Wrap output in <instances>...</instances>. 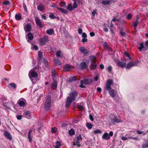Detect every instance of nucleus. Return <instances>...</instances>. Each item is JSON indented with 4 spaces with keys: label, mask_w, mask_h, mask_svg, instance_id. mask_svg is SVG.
<instances>
[{
    "label": "nucleus",
    "mask_w": 148,
    "mask_h": 148,
    "mask_svg": "<svg viewBox=\"0 0 148 148\" xmlns=\"http://www.w3.org/2000/svg\"><path fill=\"white\" fill-rule=\"evenodd\" d=\"M49 17L52 19H53L56 18V16H55L52 13H50L49 16Z\"/></svg>",
    "instance_id": "nucleus-46"
},
{
    "label": "nucleus",
    "mask_w": 148,
    "mask_h": 148,
    "mask_svg": "<svg viewBox=\"0 0 148 148\" xmlns=\"http://www.w3.org/2000/svg\"><path fill=\"white\" fill-rule=\"evenodd\" d=\"M84 82V84H90L92 82V80L90 79H84L82 80Z\"/></svg>",
    "instance_id": "nucleus-18"
},
{
    "label": "nucleus",
    "mask_w": 148,
    "mask_h": 148,
    "mask_svg": "<svg viewBox=\"0 0 148 148\" xmlns=\"http://www.w3.org/2000/svg\"><path fill=\"white\" fill-rule=\"evenodd\" d=\"M42 56V53L40 51H38V60L39 63L41 60Z\"/></svg>",
    "instance_id": "nucleus-28"
},
{
    "label": "nucleus",
    "mask_w": 148,
    "mask_h": 148,
    "mask_svg": "<svg viewBox=\"0 0 148 148\" xmlns=\"http://www.w3.org/2000/svg\"><path fill=\"white\" fill-rule=\"evenodd\" d=\"M81 103L79 104L78 105L77 107L80 110H83L84 109V108L83 106L81 105Z\"/></svg>",
    "instance_id": "nucleus-39"
},
{
    "label": "nucleus",
    "mask_w": 148,
    "mask_h": 148,
    "mask_svg": "<svg viewBox=\"0 0 148 148\" xmlns=\"http://www.w3.org/2000/svg\"><path fill=\"white\" fill-rule=\"evenodd\" d=\"M138 23H139V18H137L136 19V20H135V21L134 24V26L135 27V28H136L137 27Z\"/></svg>",
    "instance_id": "nucleus-33"
},
{
    "label": "nucleus",
    "mask_w": 148,
    "mask_h": 148,
    "mask_svg": "<svg viewBox=\"0 0 148 148\" xmlns=\"http://www.w3.org/2000/svg\"><path fill=\"white\" fill-rule=\"evenodd\" d=\"M124 54L127 57L129 58V59L130 60H131V58L128 53H127L126 52H125L124 53Z\"/></svg>",
    "instance_id": "nucleus-49"
},
{
    "label": "nucleus",
    "mask_w": 148,
    "mask_h": 148,
    "mask_svg": "<svg viewBox=\"0 0 148 148\" xmlns=\"http://www.w3.org/2000/svg\"><path fill=\"white\" fill-rule=\"evenodd\" d=\"M116 63L118 66H120L123 68L125 67L126 68V64L125 63L120 61H117Z\"/></svg>",
    "instance_id": "nucleus-13"
},
{
    "label": "nucleus",
    "mask_w": 148,
    "mask_h": 148,
    "mask_svg": "<svg viewBox=\"0 0 148 148\" xmlns=\"http://www.w3.org/2000/svg\"><path fill=\"white\" fill-rule=\"evenodd\" d=\"M71 66L69 64H66L64 67L63 70L64 71L67 72L71 70Z\"/></svg>",
    "instance_id": "nucleus-17"
},
{
    "label": "nucleus",
    "mask_w": 148,
    "mask_h": 148,
    "mask_svg": "<svg viewBox=\"0 0 148 148\" xmlns=\"http://www.w3.org/2000/svg\"><path fill=\"white\" fill-rule=\"evenodd\" d=\"M62 54L61 51H58L56 53V55L57 57H60Z\"/></svg>",
    "instance_id": "nucleus-44"
},
{
    "label": "nucleus",
    "mask_w": 148,
    "mask_h": 148,
    "mask_svg": "<svg viewBox=\"0 0 148 148\" xmlns=\"http://www.w3.org/2000/svg\"><path fill=\"white\" fill-rule=\"evenodd\" d=\"M67 9L70 11H71L74 9L73 7L72 6V4L70 3L68 5V6Z\"/></svg>",
    "instance_id": "nucleus-32"
},
{
    "label": "nucleus",
    "mask_w": 148,
    "mask_h": 148,
    "mask_svg": "<svg viewBox=\"0 0 148 148\" xmlns=\"http://www.w3.org/2000/svg\"><path fill=\"white\" fill-rule=\"evenodd\" d=\"M41 16V18L44 20H45L47 19V17L45 15V14L42 15Z\"/></svg>",
    "instance_id": "nucleus-54"
},
{
    "label": "nucleus",
    "mask_w": 148,
    "mask_h": 148,
    "mask_svg": "<svg viewBox=\"0 0 148 148\" xmlns=\"http://www.w3.org/2000/svg\"><path fill=\"white\" fill-rule=\"evenodd\" d=\"M51 76L53 77H54L56 76V72L55 69H51Z\"/></svg>",
    "instance_id": "nucleus-35"
},
{
    "label": "nucleus",
    "mask_w": 148,
    "mask_h": 148,
    "mask_svg": "<svg viewBox=\"0 0 148 148\" xmlns=\"http://www.w3.org/2000/svg\"><path fill=\"white\" fill-rule=\"evenodd\" d=\"M132 18V15L130 14H128L127 16V18L128 19V20H130V19H131Z\"/></svg>",
    "instance_id": "nucleus-56"
},
{
    "label": "nucleus",
    "mask_w": 148,
    "mask_h": 148,
    "mask_svg": "<svg viewBox=\"0 0 148 148\" xmlns=\"http://www.w3.org/2000/svg\"><path fill=\"white\" fill-rule=\"evenodd\" d=\"M10 2L8 1H6L4 2L3 3V4L5 5H7L10 4Z\"/></svg>",
    "instance_id": "nucleus-50"
},
{
    "label": "nucleus",
    "mask_w": 148,
    "mask_h": 148,
    "mask_svg": "<svg viewBox=\"0 0 148 148\" xmlns=\"http://www.w3.org/2000/svg\"><path fill=\"white\" fill-rule=\"evenodd\" d=\"M97 10H94L92 12V15L93 16H95V14L96 13Z\"/></svg>",
    "instance_id": "nucleus-60"
},
{
    "label": "nucleus",
    "mask_w": 148,
    "mask_h": 148,
    "mask_svg": "<svg viewBox=\"0 0 148 148\" xmlns=\"http://www.w3.org/2000/svg\"><path fill=\"white\" fill-rule=\"evenodd\" d=\"M138 62L137 61H135L132 62H130L126 65V69H129L132 67L136 66Z\"/></svg>",
    "instance_id": "nucleus-8"
},
{
    "label": "nucleus",
    "mask_w": 148,
    "mask_h": 148,
    "mask_svg": "<svg viewBox=\"0 0 148 148\" xmlns=\"http://www.w3.org/2000/svg\"><path fill=\"white\" fill-rule=\"evenodd\" d=\"M87 39L86 38H84L82 40V41L84 43L86 42L87 41Z\"/></svg>",
    "instance_id": "nucleus-62"
},
{
    "label": "nucleus",
    "mask_w": 148,
    "mask_h": 148,
    "mask_svg": "<svg viewBox=\"0 0 148 148\" xmlns=\"http://www.w3.org/2000/svg\"><path fill=\"white\" fill-rule=\"evenodd\" d=\"M96 61V58L95 56H92L90 57L91 64L90 69L91 70H94L97 67V65Z\"/></svg>",
    "instance_id": "nucleus-4"
},
{
    "label": "nucleus",
    "mask_w": 148,
    "mask_h": 148,
    "mask_svg": "<svg viewBox=\"0 0 148 148\" xmlns=\"http://www.w3.org/2000/svg\"><path fill=\"white\" fill-rule=\"evenodd\" d=\"M60 5L62 7H64L66 5V4L64 2H61L60 3Z\"/></svg>",
    "instance_id": "nucleus-52"
},
{
    "label": "nucleus",
    "mask_w": 148,
    "mask_h": 148,
    "mask_svg": "<svg viewBox=\"0 0 148 148\" xmlns=\"http://www.w3.org/2000/svg\"><path fill=\"white\" fill-rule=\"evenodd\" d=\"M26 102V100L24 99L21 98L18 101L17 103L20 106L24 107L25 105Z\"/></svg>",
    "instance_id": "nucleus-9"
},
{
    "label": "nucleus",
    "mask_w": 148,
    "mask_h": 148,
    "mask_svg": "<svg viewBox=\"0 0 148 148\" xmlns=\"http://www.w3.org/2000/svg\"><path fill=\"white\" fill-rule=\"evenodd\" d=\"M51 98L50 96H48L46 98V101L44 105L45 110H49L51 107Z\"/></svg>",
    "instance_id": "nucleus-3"
},
{
    "label": "nucleus",
    "mask_w": 148,
    "mask_h": 148,
    "mask_svg": "<svg viewBox=\"0 0 148 148\" xmlns=\"http://www.w3.org/2000/svg\"><path fill=\"white\" fill-rule=\"evenodd\" d=\"M35 20L36 24L37 26L40 28L42 27L43 26L42 22L40 19L38 17H35Z\"/></svg>",
    "instance_id": "nucleus-12"
},
{
    "label": "nucleus",
    "mask_w": 148,
    "mask_h": 148,
    "mask_svg": "<svg viewBox=\"0 0 148 148\" xmlns=\"http://www.w3.org/2000/svg\"><path fill=\"white\" fill-rule=\"evenodd\" d=\"M38 67L36 66L31 69L29 72V76L30 79L36 77L38 75L37 72L38 71Z\"/></svg>",
    "instance_id": "nucleus-2"
},
{
    "label": "nucleus",
    "mask_w": 148,
    "mask_h": 148,
    "mask_svg": "<svg viewBox=\"0 0 148 148\" xmlns=\"http://www.w3.org/2000/svg\"><path fill=\"white\" fill-rule=\"evenodd\" d=\"M69 133L70 135H73L74 134L75 132L73 129H71L69 130Z\"/></svg>",
    "instance_id": "nucleus-41"
},
{
    "label": "nucleus",
    "mask_w": 148,
    "mask_h": 148,
    "mask_svg": "<svg viewBox=\"0 0 148 148\" xmlns=\"http://www.w3.org/2000/svg\"><path fill=\"white\" fill-rule=\"evenodd\" d=\"M128 138L129 139H133L135 140H137L138 138L137 137H132V136L129 137H128Z\"/></svg>",
    "instance_id": "nucleus-53"
},
{
    "label": "nucleus",
    "mask_w": 148,
    "mask_h": 148,
    "mask_svg": "<svg viewBox=\"0 0 148 148\" xmlns=\"http://www.w3.org/2000/svg\"><path fill=\"white\" fill-rule=\"evenodd\" d=\"M138 49L140 51H146L148 49V40L146 41L144 46L143 44L141 43L140 44V46L138 47Z\"/></svg>",
    "instance_id": "nucleus-5"
},
{
    "label": "nucleus",
    "mask_w": 148,
    "mask_h": 148,
    "mask_svg": "<svg viewBox=\"0 0 148 148\" xmlns=\"http://www.w3.org/2000/svg\"><path fill=\"white\" fill-rule=\"evenodd\" d=\"M57 85V82L56 80H53L52 84V88L53 89H55L56 88Z\"/></svg>",
    "instance_id": "nucleus-26"
},
{
    "label": "nucleus",
    "mask_w": 148,
    "mask_h": 148,
    "mask_svg": "<svg viewBox=\"0 0 148 148\" xmlns=\"http://www.w3.org/2000/svg\"><path fill=\"white\" fill-rule=\"evenodd\" d=\"M31 26L29 24H28L24 27V29L25 31L29 32L31 29Z\"/></svg>",
    "instance_id": "nucleus-23"
},
{
    "label": "nucleus",
    "mask_w": 148,
    "mask_h": 148,
    "mask_svg": "<svg viewBox=\"0 0 148 148\" xmlns=\"http://www.w3.org/2000/svg\"><path fill=\"white\" fill-rule=\"evenodd\" d=\"M113 84V80L111 79L108 80L107 82V83L106 84V89L108 90L112 89L111 88V85Z\"/></svg>",
    "instance_id": "nucleus-7"
},
{
    "label": "nucleus",
    "mask_w": 148,
    "mask_h": 148,
    "mask_svg": "<svg viewBox=\"0 0 148 148\" xmlns=\"http://www.w3.org/2000/svg\"><path fill=\"white\" fill-rule=\"evenodd\" d=\"M93 132L94 134H101L102 132L99 130L97 129L93 131Z\"/></svg>",
    "instance_id": "nucleus-38"
},
{
    "label": "nucleus",
    "mask_w": 148,
    "mask_h": 148,
    "mask_svg": "<svg viewBox=\"0 0 148 148\" xmlns=\"http://www.w3.org/2000/svg\"><path fill=\"white\" fill-rule=\"evenodd\" d=\"M82 37L84 38H86L87 37V35L85 33H83L82 34Z\"/></svg>",
    "instance_id": "nucleus-59"
},
{
    "label": "nucleus",
    "mask_w": 148,
    "mask_h": 148,
    "mask_svg": "<svg viewBox=\"0 0 148 148\" xmlns=\"http://www.w3.org/2000/svg\"><path fill=\"white\" fill-rule=\"evenodd\" d=\"M39 40L40 43L41 45H44L46 44V42L48 41V37L46 36H44L43 38H40Z\"/></svg>",
    "instance_id": "nucleus-6"
},
{
    "label": "nucleus",
    "mask_w": 148,
    "mask_h": 148,
    "mask_svg": "<svg viewBox=\"0 0 148 148\" xmlns=\"http://www.w3.org/2000/svg\"><path fill=\"white\" fill-rule=\"evenodd\" d=\"M43 64L45 66V70H47L49 68V66L48 65V63L47 61L45 60V59H44V62H43Z\"/></svg>",
    "instance_id": "nucleus-24"
},
{
    "label": "nucleus",
    "mask_w": 148,
    "mask_h": 148,
    "mask_svg": "<svg viewBox=\"0 0 148 148\" xmlns=\"http://www.w3.org/2000/svg\"><path fill=\"white\" fill-rule=\"evenodd\" d=\"M32 114L28 111H25L23 113V116L26 118L30 119L32 116Z\"/></svg>",
    "instance_id": "nucleus-11"
},
{
    "label": "nucleus",
    "mask_w": 148,
    "mask_h": 148,
    "mask_svg": "<svg viewBox=\"0 0 148 148\" xmlns=\"http://www.w3.org/2000/svg\"><path fill=\"white\" fill-rule=\"evenodd\" d=\"M102 4L105 5L108 4L110 3V1L108 0H104L102 2Z\"/></svg>",
    "instance_id": "nucleus-42"
},
{
    "label": "nucleus",
    "mask_w": 148,
    "mask_h": 148,
    "mask_svg": "<svg viewBox=\"0 0 148 148\" xmlns=\"http://www.w3.org/2000/svg\"><path fill=\"white\" fill-rule=\"evenodd\" d=\"M38 10L42 12L44 9V6L42 4H40L37 7Z\"/></svg>",
    "instance_id": "nucleus-22"
},
{
    "label": "nucleus",
    "mask_w": 148,
    "mask_h": 148,
    "mask_svg": "<svg viewBox=\"0 0 148 148\" xmlns=\"http://www.w3.org/2000/svg\"><path fill=\"white\" fill-rule=\"evenodd\" d=\"M54 30L53 29H48L47 30L46 33L50 35H51L54 33Z\"/></svg>",
    "instance_id": "nucleus-21"
},
{
    "label": "nucleus",
    "mask_w": 148,
    "mask_h": 148,
    "mask_svg": "<svg viewBox=\"0 0 148 148\" xmlns=\"http://www.w3.org/2000/svg\"><path fill=\"white\" fill-rule=\"evenodd\" d=\"M32 136L31 135V134H30L29 133H28V138L29 140V142L31 143H32Z\"/></svg>",
    "instance_id": "nucleus-37"
},
{
    "label": "nucleus",
    "mask_w": 148,
    "mask_h": 148,
    "mask_svg": "<svg viewBox=\"0 0 148 148\" xmlns=\"http://www.w3.org/2000/svg\"><path fill=\"white\" fill-rule=\"evenodd\" d=\"M99 78V76L98 75H96L94 78V80L95 81H97Z\"/></svg>",
    "instance_id": "nucleus-63"
},
{
    "label": "nucleus",
    "mask_w": 148,
    "mask_h": 148,
    "mask_svg": "<svg viewBox=\"0 0 148 148\" xmlns=\"http://www.w3.org/2000/svg\"><path fill=\"white\" fill-rule=\"evenodd\" d=\"M32 48L33 49H34L36 50H37L38 49V46L37 45H34L32 46Z\"/></svg>",
    "instance_id": "nucleus-47"
},
{
    "label": "nucleus",
    "mask_w": 148,
    "mask_h": 148,
    "mask_svg": "<svg viewBox=\"0 0 148 148\" xmlns=\"http://www.w3.org/2000/svg\"><path fill=\"white\" fill-rule=\"evenodd\" d=\"M109 93L110 96L112 98H114L115 96L114 90L112 89L109 91Z\"/></svg>",
    "instance_id": "nucleus-25"
},
{
    "label": "nucleus",
    "mask_w": 148,
    "mask_h": 148,
    "mask_svg": "<svg viewBox=\"0 0 148 148\" xmlns=\"http://www.w3.org/2000/svg\"><path fill=\"white\" fill-rule=\"evenodd\" d=\"M57 130V129L56 127L52 128L51 129V132L53 133H56Z\"/></svg>",
    "instance_id": "nucleus-45"
},
{
    "label": "nucleus",
    "mask_w": 148,
    "mask_h": 148,
    "mask_svg": "<svg viewBox=\"0 0 148 148\" xmlns=\"http://www.w3.org/2000/svg\"><path fill=\"white\" fill-rule=\"evenodd\" d=\"M15 18L17 20H19L21 18V15L18 13H16L15 15Z\"/></svg>",
    "instance_id": "nucleus-31"
},
{
    "label": "nucleus",
    "mask_w": 148,
    "mask_h": 148,
    "mask_svg": "<svg viewBox=\"0 0 148 148\" xmlns=\"http://www.w3.org/2000/svg\"><path fill=\"white\" fill-rule=\"evenodd\" d=\"M142 148L148 147V140H146L145 142L142 144Z\"/></svg>",
    "instance_id": "nucleus-29"
},
{
    "label": "nucleus",
    "mask_w": 148,
    "mask_h": 148,
    "mask_svg": "<svg viewBox=\"0 0 148 148\" xmlns=\"http://www.w3.org/2000/svg\"><path fill=\"white\" fill-rule=\"evenodd\" d=\"M82 140V136L81 135H79L77 138V139L73 144L74 145H76L78 147H79L80 145H79V143L80 141Z\"/></svg>",
    "instance_id": "nucleus-10"
},
{
    "label": "nucleus",
    "mask_w": 148,
    "mask_h": 148,
    "mask_svg": "<svg viewBox=\"0 0 148 148\" xmlns=\"http://www.w3.org/2000/svg\"><path fill=\"white\" fill-rule=\"evenodd\" d=\"M90 35L91 37H93L95 35V34L94 32H92L90 33Z\"/></svg>",
    "instance_id": "nucleus-64"
},
{
    "label": "nucleus",
    "mask_w": 148,
    "mask_h": 148,
    "mask_svg": "<svg viewBox=\"0 0 148 148\" xmlns=\"http://www.w3.org/2000/svg\"><path fill=\"white\" fill-rule=\"evenodd\" d=\"M70 81H72L75 80V77H73L70 78Z\"/></svg>",
    "instance_id": "nucleus-61"
},
{
    "label": "nucleus",
    "mask_w": 148,
    "mask_h": 148,
    "mask_svg": "<svg viewBox=\"0 0 148 148\" xmlns=\"http://www.w3.org/2000/svg\"><path fill=\"white\" fill-rule=\"evenodd\" d=\"M112 67L111 66H109L107 68V70L109 71V72H110L112 70Z\"/></svg>",
    "instance_id": "nucleus-55"
},
{
    "label": "nucleus",
    "mask_w": 148,
    "mask_h": 148,
    "mask_svg": "<svg viewBox=\"0 0 148 148\" xmlns=\"http://www.w3.org/2000/svg\"><path fill=\"white\" fill-rule=\"evenodd\" d=\"M81 84L80 85V87L81 88H84L85 86L84 85V82L82 80L80 81Z\"/></svg>",
    "instance_id": "nucleus-48"
},
{
    "label": "nucleus",
    "mask_w": 148,
    "mask_h": 148,
    "mask_svg": "<svg viewBox=\"0 0 148 148\" xmlns=\"http://www.w3.org/2000/svg\"><path fill=\"white\" fill-rule=\"evenodd\" d=\"M61 147V144L59 141H57L56 142V145L55 148H60Z\"/></svg>",
    "instance_id": "nucleus-34"
},
{
    "label": "nucleus",
    "mask_w": 148,
    "mask_h": 148,
    "mask_svg": "<svg viewBox=\"0 0 148 148\" xmlns=\"http://www.w3.org/2000/svg\"><path fill=\"white\" fill-rule=\"evenodd\" d=\"M110 137L107 133H105L102 136V138L106 140H109L110 139Z\"/></svg>",
    "instance_id": "nucleus-19"
},
{
    "label": "nucleus",
    "mask_w": 148,
    "mask_h": 148,
    "mask_svg": "<svg viewBox=\"0 0 148 148\" xmlns=\"http://www.w3.org/2000/svg\"><path fill=\"white\" fill-rule=\"evenodd\" d=\"M54 62L56 65L60 64V62L59 60L58 59L54 60Z\"/></svg>",
    "instance_id": "nucleus-43"
},
{
    "label": "nucleus",
    "mask_w": 148,
    "mask_h": 148,
    "mask_svg": "<svg viewBox=\"0 0 148 148\" xmlns=\"http://www.w3.org/2000/svg\"><path fill=\"white\" fill-rule=\"evenodd\" d=\"M112 120L114 122L116 123L122 122L123 121L121 119H119L116 116H114Z\"/></svg>",
    "instance_id": "nucleus-27"
},
{
    "label": "nucleus",
    "mask_w": 148,
    "mask_h": 148,
    "mask_svg": "<svg viewBox=\"0 0 148 148\" xmlns=\"http://www.w3.org/2000/svg\"><path fill=\"white\" fill-rule=\"evenodd\" d=\"M77 95L78 94L76 91L72 92L70 93L67 97L65 107H68L72 101H75L76 99L77 100Z\"/></svg>",
    "instance_id": "nucleus-1"
},
{
    "label": "nucleus",
    "mask_w": 148,
    "mask_h": 148,
    "mask_svg": "<svg viewBox=\"0 0 148 148\" xmlns=\"http://www.w3.org/2000/svg\"><path fill=\"white\" fill-rule=\"evenodd\" d=\"M57 8L62 13L66 14L67 12V10L62 8H61L59 7H57Z\"/></svg>",
    "instance_id": "nucleus-30"
},
{
    "label": "nucleus",
    "mask_w": 148,
    "mask_h": 148,
    "mask_svg": "<svg viewBox=\"0 0 148 148\" xmlns=\"http://www.w3.org/2000/svg\"><path fill=\"white\" fill-rule=\"evenodd\" d=\"M78 32L79 34H81L82 32V30L81 29H78Z\"/></svg>",
    "instance_id": "nucleus-58"
},
{
    "label": "nucleus",
    "mask_w": 148,
    "mask_h": 148,
    "mask_svg": "<svg viewBox=\"0 0 148 148\" xmlns=\"http://www.w3.org/2000/svg\"><path fill=\"white\" fill-rule=\"evenodd\" d=\"M4 135L9 140H10L12 139V136L10 133L9 132L5 131L4 132Z\"/></svg>",
    "instance_id": "nucleus-14"
},
{
    "label": "nucleus",
    "mask_w": 148,
    "mask_h": 148,
    "mask_svg": "<svg viewBox=\"0 0 148 148\" xmlns=\"http://www.w3.org/2000/svg\"><path fill=\"white\" fill-rule=\"evenodd\" d=\"M22 115H18L16 116V118L18 120H20L22 119Z\"/></svg>",
    "instance_id": "nucleus-57"
},
{
    "label": "nucleus",
    "mask_w": 148,
    "mask_h": 148,
    "mask_svg": "<svg viewBox=\"0 0 148 148\" xmlns=\"http://www.w3.org/2000/svg\"><path fill=\"white\" fill-rule=\"evenodd\" d=\"M89 61L87 64L85 62H82L80 64V68L82 69H86L88 68V64Z\"/></svg>",
    "instance_id": "nucleus-15"
},
{
    "label": "nucleus",
    "mask_w": 148,
    "mask_h": 148,
    "mask_svg": "<svg viewBox=\"0 0 148 148\" xmlns=\"http://www.w3.org/2000/svg\"><path fill=\"white\" fill-rule=\"evenodd\" d=\"M34 36L31 33H29L27 35L26 38L27 40L29 42V40H32L33 39Z\"/></svg>",
    "instance_id": "nucleus-20"
},
{
    "label": "nucleus",
    "mask_w": 148,
    "mask_h": 148,
    "mask_svg": "<svg viewBox=\"0 0 148 148\" xmlns=\"http://www.w3.org/2000/svg\"><path fill=\"white\" fill-rule=\"evenodd\" d=\"M86 127L89 129H91L93 126L90 123H87L86 125Z\"/></svg>",
    "instance_id": "nucleus-40"
},
{
    "label": "nucleus",
    "mask_w": 148,
    "mask_h": 148,
    "mask_svg": "<svg viewBox=\"0 0 148 148\" xmlns=\"http://www.w3.org/2000/svg\"><path fill=\"white\" fill-rule=\"evenodd\" d=\"M9 86L11 87H9V88H12L14 89H15L16 88V85L14 83H10L9 84Z\"/></svg>",
    "instance_id": "nucleus-36"
},
{
    "label": "nucleus",
    "mask_w": 148,
    "mask_h": 148,
    "mask_svg": "<svg viewBox=\"0 0 148 148\" xmlns=\"http://www.w3.org/2000/svg\"><path fill=\"white\" fill-rule=\"evenodd\" d=\"M80 51L84 54H87L88 53V50L83 47H81L79 48Z\"/></svg>",
    "instance_id": "nucleus-16"
},
{
    "label": "nucleus",
    "mask_w": 148,
    "mask_h": 148,
    "mask_svg": "<svg viewBox=\"0 0 148 148\" xmlns=\"http://www.w3.org/2000/svg\"><path fill=\"white\" fill-rule=\"evenodd\" d=\"M77 7V5L76 3V1H74V2L73 3V8L74 9L76 8Z\"/></svg>",
    "instance_id": "nucleus-51"
}]
</instances>
